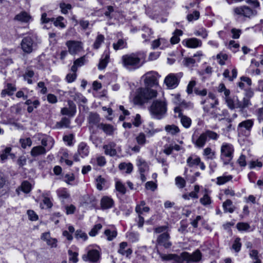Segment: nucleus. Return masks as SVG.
Segmentation results:
<instances>
[{
	"mask_svg": "<svg viewBox=\"0 0 263 263\" xmlns=\"http://www.w3.org/2000/svg\"><path fill=\"white\" fill-rule=\"evenodd\" d=\"M157 252L163 261H172L173 263H182L181 254L179 255L176 254H166L161 253L159 250H157Z\"/></svg>",
	"mask_w": 263,
	"mask_h": 263,
	"instance_id": "nucleus-14",
	"label": "nucleus"
},
{
	"mask_svg": "<svg viewBox=\"0 0 263 263\" xmlns=\"http://www.w3.org/2000/svg\"><path fill=\"white\" fill-rule=\"evenodd\" d=\"M114 202L113 200L107 196L103 197L101 200V209L103 210L108 209L112 208Z\"/></svg>",
	"mask_w": 263,
	"mask_h": 263,
	"instance_id": "nucleus-27",
	"label": "nucleus"
},
{
	"mask_svg": "<svg viewBox=\"0 0 263 263\" xmlns=\"http://www.w3.org/2000/svg\"><path fill=\"white\" fill-rule=\"evenodd\" d=\"M66 45L68 47L69 52L71 54H76L82 48L81 42L79 41H68Z\"/></svg>",
	"mask_w": 263,
	"mask_h": 263,
	"instance_id": "nucleus-16",
	"label": "nucleus"
},
{
	"mask_svg": "<svg viewBox=\"0 0 263 263\" xmlns=\"http://www.w3.org/2000/svg\"><path fill=\"white\" fill-rule=\"evenodd\" d=\"M16 90V87L15 84L8 83L6 85V88L2 90L1 92V96L5 97L6 95L11 96L13 95L14 91Z\"/></svg>",
	"mask_w": 263,
	"mask_h": 263,
	"instance_id": "nucleus-22",
	"label": "nucleus"
},
{
	"mask_svg": "<svg viewBox=\"0 0 263 263\" xmlns=\"http://www.w3.org/2000/svg\"><path fill=\"white\" fill-rule=\"evenodd\" d=\"M75 237L78 239L81 238L83 240H86L88 238L86 233L81 230H78L76 231L75 233Z\"/></svg>",
	"mask_w": 263,
	"mask_h": 263,
	"instance_id": "nucleus-59",
	"label": "nucleus"
},
{
	"mask_svg": "<svg viewBox=\"0 0 263 263\" xmlns=\"http://www.w3.org/2000/svg\"><path fill=\"white\" fill-rule=\"evenodd\" d=\"M233 11L235 15L242 16L246 18H250L257 14L256 10L246 5L234 8Z\"/></svg>",
	"mask_w": 263,
	"mask_h": 263,
	"instance_id": "nucleus-10",
	"label": "nucleus"
},
{
	"mask_svg": "<svg viewBox=\"0 0 263 263\" xmlns=\"http://www.w3.org/2000/svg\"><path fill=\"white\" fill-rule=\"evenodd\" d=\"M70 123V118L64 117L61 119L60 121L56 123L55 127L58 128H61L63 127L69 128Z\"/></svg>",
	"mask_w": 263,
	"mask_h": 263,
	"instance_id": "nucleus-31",
	"label": "nucleus"
},
{
	"mask_svg": "<svg viewBox=\"0 0 263 263\" xmlns=\"http://www.w3.org/2000/svg\"><path fill=\"white\" fill-rule=\"evenodd\" d=\"M104 234L107 236V240L110 241L117 236V233L116 231H110L107 229L104 231Z\"/></svg>",
	"mask_w": 263,
	"mask_h": 263,
	"instance_id": "nucleus-54",
	"label": "nucleus"
},
{
	"mask_svg": "<svg viewBox=\"0 0 263 263\" xmlns=\"http://www.w3.org/2000/svg\"><path fill=\"white\" fill-rule=\"evenodd\" d=\"M7 182V177L3 172L0 171V189L3 188Z\"/></svg>",
	"mask_w": 263,
	"mask_h": 263,
	"instance_id": "nucleus-58",
	"label": "nucleus"
},
{
	"mask_svg": "<svg viewBox=\"0 0 263 263\" xmlns=\"http://www.w3.org/2000/svg\"><path fill=\"white\" fill-rule=\"evenodd\" d=\"M200 158L195 155L192 154L190 155L186 160V163L189 167H193L198 165L200 163Z\"/></svg>",
	"mask_w": 263,
	"mask_h": 263,
	"instance_id": "nucleus-25",
	"label": "nucleus"
},
{
	"mask_svg": "<svg viewBox=\"0 0 263 263\" xmlns=\"http://www.w3.org/2000/svg\"><path fill=\"white\" fill-rule=\"evenodd\" d=\"M254 125L253 119H247L239 123L237 132L239 136L249 137Z\"/></svg>",
	"mask_w": 263,
	"mask_h": 263,
	"instance_id": "nucleus-7",
	"label": "nucleus"
},
{
	"mask_svg": "<svg viewBox=\"0 0 263 263\" xmlns=\"http://www.w3.org/2000/svg\"><path fill=\"white\" fill-rule=\"evenodd\" d=\"M96 182L97 189L101 191L106 183V180L100 175L96 179Z\"/></svg>",
	"mask_w": 263,
	"mask_h": 263,
	"instance_id": "nucleus-45",
	"label": "nucleus"
},
{
	"mask_svg": "<svg viewBox=\"0 0 263 263\" xmlns=\"http://www.w3.org/2000/svg\"><path fill=\"white\" fill-rule=\"evenodd\" d=\"M11 151V148L7 147L2 152V153L0 155V159L2 162H4L7 159L8 156H10L12 159L15 158V155L11 154L10 153Z\"/></svg>",
	"mask_w": 263,
	"mask_h": 263,
	"instance_id": "nucleus-32",
	"label": "nucleus"
},
{
	"mask_svg": "<svg viewBox=\"0 0 263 263\" xmlns=\"http://www.w3.org/2000/svg\"><path fill=\"white\" fill-rule=\"evenodd\" d=\"M165 129L167 133H169L172 135H175L180 132L179 127L174 124L166 125L165 127Z\"/></svg>",
	"mask_w": 263,
	"mask_h": 263,
	"instance_id": "nucleus-41",
	"label": "nucleus"
},
{
	"mask_svg": "<svg viewBox=\"0 0 263 263\" xmlns=\"http://www.w3.org/2000/svg\"><path fill=\"white\" fill-rule=\"evenodd\" d=\"M101 253L97 250L92 249L88 251L86 254L82 256L84 261H89L93 263H97L100 259Z\"/></svg>",
	"mask_w": 263,
	"mask_h": 263,
	"instance_id": "nucleus-13",
	"label": "nucleus"
},
{
	"mask_svg": "<svg viewBox=\"0 0 263 263\" xmlns=\"http://www.w3.org/2000/svg\"><path fill=\"white\" fill-rule=\"evenodd\" d=\"M168 227L167 226H158L154 228V232L157 234L163 233L168 232Z\"/></svg>",
	"mask_w": 263,
	"mask_h": 263,
	"instance_id": "nucleus-61",
	"label": "nucleus"
},
{
	"mask_svg": "<svg viewBox=\"0 0 263 263\" xmlns=\"http://www.w3.org/2000/svg\"><path fill=\"white\" fill-rule=\"evenodd\" d=\"M142 37L144 40V41H149L151 36L153 33L152 29L148 27H143L142 30Z\"/></svg>",
	"mask_w": 263,
	"mask_h": 263,
	"instance_id": "nucleus-40",
	"label": "nucleus"
},
{
	"mask_svg": "<svg viewBox=\"0 0 263 263\" xmlns=\"http://www.w3.org/2000/svg\"><path fill=\"white\" fill-rule=\"evenodd\" d=\"M31 19L30 15L26 11H22L16 15L14 18L15 21H20L22 23H28Z\"/></svg>",
	"mask_w": 263,
	"mask_h": 263,
	"instance_id": "nucleus-26",
	"label": "nucleus"
},
{
	"mask_svg": "<svg viewBox=\"0 0 263 263\" xmlns=\"http://www.w3.org/2000/svg\"><path fill=\"white\" fill-rule=\"evenodd\" d=\"M182 44L188 48H196L201 47L202 42L197 38L192 37L184 40L182 41Z\"/></svg>",
	"mask_w": 263,
	"mask_h": 263,
	"instance_id": "nucleus-18",
	"label": "nucleus"
},
{
	"mask_svg": "<svg viewBox=\"0 0 263 263\" xmlns=\"http://www.w3.org/2000/svg\"><path fill=\"white\" fill-rule=\"evenodd\" d=\"M203 155L208 160H213L216 158V152L211 147H208L203 149Z\"/></svg>",
	"mask_w": 263,
	"mask_h": 263,
	"instance_id": "nucleus-36",
	"label": "nucleus"
},
{
	"mask_svg": "<svg viewBox=\"0 0 263 263\" xmlns=\"http://www.w3.org/2000/svg\"><path fill=\"white\" fill-rule=\"evenodd\" d=\"M24 104L28 105L27 109L28 112L31 113L33 111L34 108H36L40 105V102L37 99H26Z\"/></svg>",
	"mask_w": 263,
	"mask_h": 263,
	"instance_id": "nucleus-21",
	"label": "nucleus"
},
{
	"mask_svg": "<svg viewBox=\"0 0 263 263\" xmlns=\"http://www.w3.org/2000/svg\"><path fill=\"white\" fill-rule=\"evenodd\" d=\"M116 144L114 142H109L107 144L104 145L103 148L104 149V153L106 155L113 157L117 155L116 149Z\"/></svg>",
	"mask_w": 263,
	"mask_h": 263,
	"instance_id": "nucleus-20",
	"label": "nucleus"
},
{
	"mask_svg": "<svg viewBox=\"0 0 263 263\" xmlns=\"http://www.w3.org/2000/svg\"><path fill=\"white\" fill-rule=\"evenodd\" d=\"M47 152L46 148L42 146H36L32 147L30 151V155L33 157H36L41 155H44Z\"/></svg>",
	"mask_w": 263,
	"mask_h": 263,
	"instance_id": "nucleus-23",
	"label": "nucleus"
},
{
	"mask_svg": "<svg viewBox=\"0 0 263 263\" xmlns=\"http://www.w3.org/2000/svg\"><path fill=\"white\" fill-rule=\"evenodd\" d=\"M164 83L168 88H174L178 85L179 79L176 74L171 73L165 78Z\"/></svg>",
	"mask_w": 263,
	"mask_h": 263,
	"instance_id": "nucleus-17",
	"label": "nucleus"
},
{
	"mask_svg": "<svg viewBox=\"0 0 263 263\" xmlns=\"http://www.w3.org/2000/svg\"><path fill=\"white\" fill-rule=\"evenodd\" d=\"M102 227V226L100 223L96 224L89 232V235L91 236H96L98 234V231L101 229Z\"/></svg>",
	"mask_w": 263,
	"mask_h": 263,
	"instance_id": "nucleus-60",
	"label": "nucleus"
},
{
	"mask_svg": "<svg viewBox=\"0 0 263 263\" xmlns=\"http://www.w3.org/2000/svg\"><path fill=\"white\" fill-rule=\"evenodd\" d=\"M41 145L46 148V150L50 149L54 144V140L50 137L43 138L41 140Z\"/></svg>",
	"mask_w": 263,
	"mask_h": 263,
	"instance_id": "nucleus-30",
	"label": "nucleus"
},
{
	"mask_svg": "<svg viewBox=\"0 0 263 263\" xmlns=\"http://www.w3.org/2000/svg\"><path fill=\"white\" fill-rule=\"evenodd\" d=\"M143 77L146 87H153L158 85V78L159 74L157 72L154 71L147 72L144 75Z\"/></svg>",
	"mask_w": 263,
	"mask_h": 263,
	"instance_id": "nucleus-11",
	"label": "nucleus"
},
{
	"mask_svg": "<svg viewBox=\"0 0 263 263\" xmlns=\"http://www.w3.org/2000/svg\"><path fill=\"white\" fill-rule=\"evenodd\" d=\"M217 59L218 60V63L221 65L225 64V61L228 59V55L226 53L220 52L216 56Z\"/></svg>",
	"mask_w": 263,
	"mask_h": 263,
	"instance_id": "nucleus-48",
	"label": "nucleus"
},
{
	"mask_svg": "<svg viewBox=\"0 0 263 263\" xmlns=\"http://www.w3.org/2000/svg\"><path fill=\"white\" fill-rule=\"evenodd\" d=\"M181 257L182 263L196 262L201 260L202 253L198 249L196 250L192 254L187 252H183L181 253Z\"/></svg>",
	"mask_w": 263,
	"mask_h": 263,
	"instance_id": "nucleus-8",
	"label": "nucleus"
},
{
	"mask_svg": "<svg viewBox=\"0 0 263 263\" xmlns=\"http://www.w3.org/2000/svg\"><path fill=\"white\" fill-rule=\"evenodd\" d=\"M151 115L157 119H162L167 111V104L165 101L154 100L149 107Z\"/></svg>",
	"mask_w": 263,
	"mask_h": 263,
	"instance_id": "nucleus-3",
	"label": "nucleus"
},
{
	"mask_svg": "<svg viewBox=\"0 0 263 263\" xmlns=\"http://www.w3.org/2000/svg\"><path fill=\"white\" fill-rule=\"evenodd\" d=\"M146 54L143 51H138L123 55L121 58L123 66L129 70L139 68L146 62Z\"/></svg>",
	"mask_w": 263,
	"mask_h": 263,
	"instance_id": "nucleus-1",
	"label": "nucleus"
},
{
	"mask_svg": "<svg viewBox=\"0 0 263 263\" xmlns=\"http://www.w3.org/2000/svg\"><path fill=\"white\" fill-rule=\"evenodd\" d=\"M200 16L199 12L198 11H194L193 13L189 14L187 16V19L189 21L191 22L194 20H197L199 18Z\"/></svg>",
	"mask_w": 263,
	"mask_h": 263,
	"instance_id": "nucleus-64",
	"label": "nucleus"
},
{
	"mask_svg": "<svg viewBox=\"0 0 263 263\" xmlns=\"http://www.w3.org/2000/svg\"><path fill=\"white\" fill-rule=\"evenodd\" d=\"M179 116L181 117V122L183 126L185 128H188L191 124V119L186 116L181 115L179 114Z\"/></svg>",
	"mask_w": 263,
	"mask_h": 263,
	"instance_id": "nucleus-47",
	"label": "nucleus"
},
{
	"mask_svg": "<svg viewBox=\"0 0 263 263\" xmlns=\"http://www.w3.org/2000/svg\"><path fill=\"white\" fill-rule=\"evenodd\" d=\"M237 229L240 231H247L250 229V226L246 222H238L236 225Z\"/></svg>",
	"mask_w": 263,
	"mask_h": 263,
	"instance_id": "nucleus-52",
	"label": "nucleus"
},
{
	"mask_svg": "<svg viewBox=\"0 0 263 263\" xmlns=\"http://www.w3.org/2000/svg\"><path fill=\"white\" fill-rule=\"evenodd\" d=\"M119 168L121 171H125L127 174L132 173L133 170V165L131 163L122 162L119 165Z\"/></svg>",
	"mask_w": 263,
	"mask_h": 263,
	"instance_id": "nucleus-38",
	"label": "nucleus"
},
{
	"mask_svg": "<svg viewBox=\"0 0 263 263\" xmlns=\"http://www.w3.org/2000/svg\"><path fill=\"white\" fill-rule=\"evenodd\" d=\"M222 206L225 213L229 212L232 213L235 210V207L233 205V202L231 200H226L222 204Z\"/></svg>",
	"mask_w": 263,
	"mask_h": 263,
	"instance_id": "nucleus-34",
	"label": "nucleus"
},
{
	"mask_svg": "<svg viewBox=\"0 0 263 263\" xmlns=\"http://www.w3.org/2000/svg\"><path fill=\"white\" fill-rule=\"evenodd\" d=\"M64 20V18L63 16H59L56 18H54L53 23L55 27L64 28L66 27L64 22H63Z\"/></svg>",
	"mask_w": 263,
	"mask_h": 263,
	"instance_id": "nucleus-43",
	"label": "nucleus"
},
{
	"mask_svg": "<svg viewBox=\"0 0 263 263\" xmlns=\"http://www.w3.org/2000/svg\"><path fill=\"white\" fill-rule=\"evenodd\" d=\"M98 128L102 129L106 135H111L114 134L115 128L109 124H104L103 123L98 125Z\"/></svg>",
	"mask_w": 263,
	"mask_h": 263,
	"instance_id": "nucleus-29",
	"label": "nucleus"
},
{
	"mask_svg": "<svg viewBox=\"0 0 263 263\" xmlns=\"http://www.w3.org/2000/svg\"><path fill=\"white\" fill-rule=\"evenodd\" d=\"M200 202L204 206H208L211 204L212 200L209 195L205 194L204 196L200 199Z\"/></svg>",
	"mask_w": 263,
	"mask_h": 263,
	"instance_id": "nucleus-49",
	"label": "nucleus"
},
{
	"mask_svg": "<svg viewBox=\"0 0 263 263\" xmlns=\"http://www.w3.org/2000/svg\"><path fill=\"white\" fill-rule=\"evenodd\" d=\"M183 34V31L180 29H176L174 32L173 36L171 39V43L172 44H175L179 42V36Z\"/></svg>",
	"mask_w": 263,
	"mask_h": 263,
	"instance_id": "nucleus-39",
	"label": "nucleus"
},
{
	"mask_svg": "<svg viewBox=\"0 0 263 263\" xmlns=\"http://www.w3.org/2000/svg\"><path fill=\"white\" fill-rule=\"evenodd\" d=\"M232 179V176L231 175L219 177L217 178L216 183L218 185H222L231 180Z\"/></svg>",
	"mask_w": 263,
	"mask_h": 263,
	"instance_id": "nucleus-50",
	"label": "nucleus"
},
{
	"mask_svg": "<svg viewBox=\"0 0 263 263\" xmlns=\"http://www.w3.org/2000/svg\"><path fill=\"white\" fill-rule=\"evenodd\" d=\"M219 135L217 133L209 129L205 130L200 134L195 132L192 137V141L198 148H202L205 145L206 142L210 140H217Z\"/></svg>",
	"mask_w": 263,
	"mask_h": 263,
	"instance_id": "nucleus-2",
	"label": "nucleus"
},
{
	"mask_svg": "<svg viewBox=\"0 0 263 263\" xmlns=\"http://www.w3.org/2000/svg\"><path fill=\"white\" fill-rule=\"evenodd\" d=\"M137 143L140 146H143L146 142L145 135L143 133H140L136 137Z\"/></svg>",
	"mask_w": 263,
	"mask_h": 263,
	"instance_id": "nucleus-46",
	"label": "nucleus"
},
{
	"mask_svg": "<svg viewBox=\"0 0 263 263\" xmlns=\"http://www.w3.org/2000/svg\"><path fill=\"white\" fill-rule=\"evenodd\" d=\"M78 153L82 157L87 156L89 153V146L85 142H81L78 148Z\"/></svg>",
	"mask_w": 263,
	"mask_h": 263,
	"instance_id": "nucleus-28",
	"label": "nucleus"
},
{
	"mask_svg": "<svg viewBox=\"0 0 263 263\" xmlns=\"http://www.w3.org/2000/svg\"><path fill=\"white\" fill-rule=\"evenodd\" d=\"M109 60V52L105 51L102 55L98 64V68L99 69H104L107 66Z\"/></svg>",
	"mask_w": 263,
	"mask_h": 263,
	"instance_id": "nucleus-24",
	"label": "nucleus"
},
{
	"mask_svg": "<svg viewBox=\"0 0 263 263\" xmlns=\"http://www.w3.org/2000/svg\"><path fill=\"white\" fill-rule=\"evenodd\" d=\"M101 118L100 116L97 112H90L87 117V121L89 124V128H92L95 126L98 127V125L100 124Z\"/></svg>",
	"mask_w": 263,
	"mask_h": 263,
	"instance_id": "nucleus-19",
	"label": "nucleus"
},
{
	"mask_svg": "<svg viewBox=\"0 0 263 263\" xmlns=\"http://www.w3.org/2000/svg\"><path fill=\"white\" fill-rule=\"evenodd\" d=\"M218 104V100H215V102H210L209 105H206L203 107L204 112L211 118H217L220 110L217 107Z\"/></svg>",
	"mask_w": 263,
	"mask_h": 263,
	"instance_id": "nucleus-12",
	"label": "nucleus"
},
{
	"mask_svg": "<svg viewBox=\"0 0 263 263\" xmlns=\"http://www.w3.org/2000/svg\"><path fill=\"white\" fill-rule=\"evenodd\" d=\"M58 197L62 199H68L70 198V194L65 188H62L58 190L57 191Z\"/></svg>",
	"mask_w": 263,
	"mask_h": 263,
	"instance_id": "nucleus-42",
	"label": "nucleus"
},
{
	"mask_svg": "<svg viewBox=\"0 0 263 263\" xmlns=\"http://www.w3.org/2000/svg\"><path fill=\"white\" fill-rule=\"evenodd\" d=\"M137 165L140 173H145L149 170V166L147 162L141 158L138 160Z\"/></svg>",
	"mask_w": 263,
	"mask_h": 263,
	"instance_id": "nucleus-37",
	"label": "nucleus"
},
{
	"mask_svg": "<svg viewBox=\"0 0 263 263\" xmlns=\"http://www.w3.org/2000/svg\"><path fill=\"white\" fill-rule=\"evenodd\" d=\"M234 148L232 144L228 143H223L220 148V159L224 165L231 164L233 158Z\"/></svg>",
	"mask_w": 263,
	"mask_h": 263,
	"instance_id": "nucleus-5",
	"label": "nucleus"
},
{
	"mask_svg": "<svg viewBox=\"0 0 263 263\" xmlns=\"http://www.w3.org/2000/svg\"><path fill=\"white\" fill-rule=\"evenodd\" d=\"M116 189L122 194H125L126 191L124 185L119 181H117L116 183Z\"/></svg>",
	"mask_w": 263,
	"mask_h": 263,
	"instance_id": "nucleus-57",
	"label": "nucleus"
},
{
	"mask_svg": "<svg viewBox=\"0 0 263 263\" xmlns=\"http://www.w3.org/2000/svg\"><path fill=\"white\" fill-rule=\"evenodd\" d=\"M175 182L178 187L180 189L183 188L186 185L185 180L182 177L180 176H178L176 178Z\"/></svg>",
	"mask_w": 263,
	"mask_h": 263,
	"instance_id": "nucleus-62",
	"label": "nucleus"
},
{
	"mask_svg": "<svg viewBox=\"0 0 263 263\" xmlns=\"http://www.w3.org/2000/svg\"><path fill=\"white\" fill-rule=\"evenodd\" d=\"M157 95V91L149 87L140 88L135 97V101L138 104H143L148 100L156 97Z\"/></svg>",
	"mask_w": 263,
	"mask_h": 263,
	"instance_id": "nucleus-4",
	"label": "nucleus"
},
{
	"mask_svg": "<svg viewBox=\"0 0 263 263\" xmlns=\"http://www.w3.org/2000/svg\"><path fill=\"white\" fill-rule=\"evenodd\" d=\"M240 238L237 237L234 241L232 246V249L234 250L236 252H238L241 249V243L240 242Z\"/></svg>",
	"mask_w": 263,
	"mask_h": 263,
	"instance_id": "nucleus-51",
	"label": "nucleus"
},
{
	"mask_svg": "<svg viewBox=\"0 0 263 263\" xmlns=\"http://www.w3.org/2000/svg\"><path fill=\"white\" fill-rule=\"evenodd\" d=\"M127 246V243L126 242H122L120 244V248L118 250V252L123 255H126V256H128L132 253V250L131 249H128L125 250V249Z\"/></svg>",
	"mask_w": 263,
	"mask_h": 263,
	"instance_id": "nucleus-35",
	"label": "nucleus"
},
{
	"mask_svg": "<svg viewBox=\"0 0 263 263\" xmlns=\"http://www.w3.org/2000/svg\"><path fill=\"white\" fill-rule=\"evenodd\" d=\"M126 40L123 38L119 39L117 42L113 43L112 47L115 50L123 49L127 47Z\"/></svg>",
	"mask_w": 263,
	"mask_h": 263,
	"instance_id": "nucleus-33",
	"label": "nucleus"
},
{
	"mask_svg": "<svg viewBox=\"0 0 263 263\" xmlns=\"http://www.w3.org/2000/svg\"><path fill=\"white\" fill-rule=\"evenodd\" d=\"M171 236L168 232L159 234L156 239V248L158 250L159 247H162L165 249H169L172 246L170 240Z\"/></svg>",
	"mask_w": 263,
	"mask_h": 263,
	"instance_id": "nucleus-9",
	"label": "nucleus"
},
{
	"mask_svg": "<svg viewBox=\"0 0 263 263\" xmlns=\"http://www.w3.org/2000/svg\"><path fill=\"white\" fill-rule=\"evenodd\" d=\"M60 8L61 9V11L63 14L68 13V10H70L72 8V6L69 4H66L65 3H61L60 4Z\"/></svg>",
	"mask_w": 263,
	"mask_h": 263,
	"instance_id": "nucleus-56",
	"label": "nucleus"
},
{
	"mask_svg": "<svg viewBox=\"0 0 263 263\" xmlns=\"http://www.w3.org/2000/svg\"><path fill=\"white\" fill-rule=\"evenodd\" d=\"M105 37L102 34H98L96 39L93 43V47L95 49H98L100 48L101 44L104 42Z\"/></svg>",
	"mask_w": 263,
	"mask_h": 263,
	"instance_id": "nucleus-44",
	"label": "nucleus"
},
{
	"mask_svg": "<svg viewBox=\"0 0 263 263\" xmlns=\"http://www.w3.org/2000/svg\"><path fill=\"white\" fill-rule=\"evenodd\" d=\"M74 135L70 134L67 135H64L63 137V141L67 143L69 146H72L73 145V140H74Z\"/></svg>",
	"mask_w": 263,
	"mask_h": 263,
	"instance_id": "nucleus-53",
	"label": "nucleus"
},
{
	"mask_svg": "<svg viewBox=\"0 0 263 263\" xmlns=\"http://www.w3.org/2000/svg\"><path fill=\"white\" fill-rule=\"evenodd\" d=\"M20 142L21 144V146L23 148H26L27 146H31L32 144V141L30 138L21 139Z\"/></svg>",
	"mask_w": 263,
	"mask_h": 263,
	"instance_id": "nucleus-63",
	"label": "nucleus"
},
{
	"mask_svg": "<svg viewBox=\"0 0 263 263\" xmlns=\"http://www.w3.org/2000/svg\"><path fill=\"white\" fill-rule=\"evenodd\" d=\"M68 105L69 107H63L61 110V114L62 115L68 116V118L73 117L76 113V105L74 103L71 101H68Z\"/></svg>",
	"mask_w": 263,
	"mask_h": 263,
	"instance_id": "nucleus-15",
	"label": "nucleus"
},
{
	"mask_svg": "<svg viewBox=\"0 0 263 263\" xmlns=\"http://www.w3.org/2000/svg\"><path fill=\"white\" fill-rule=\"evenodd\" d=\"M23 51L26 54H30L37 48V43L31 36L24 37L21 43Z\"/></svg>",
	"mask_w": 263,
	"mask_h": 263,
	"instance_id": "nucleus-6",
	"label": "nucleus"
},
{
	"mask_svg": "<svg viewBox=\"0 0 263 263\" xmlns=\"http://www.w3.org/2000/svg\"><path fill=\"white\" fill-rule=\"evenodd\" d=\"M21 189L23 192L28 193L31 189V184L27 181H24L21 184Z\"/></svg>",
	"mask_w": 263,
	"mask_h": 263,
	"instance_id": "nucleus-55",
	"label": "nucleus"
}]
</instances>
